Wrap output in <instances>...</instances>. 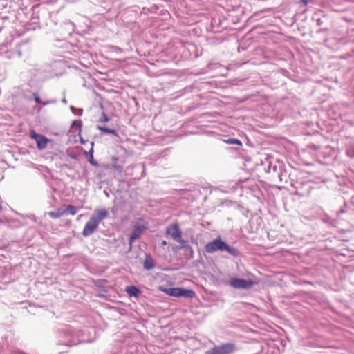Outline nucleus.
<instances>
[{"label": "nucleus", "instance_id": "1", "mask_svg": "<svg viewBox=\"0 0 354 354\" xmlns=\"http://www.w3.org/2000/svg\"><path fill=\"white\" fill-rule=\"evenodd\" d=\"M109 213L105 209L95 210L94 214L86 223L82 230V235L84 237L91 236L97 230L100 223L107 217Z\"/></svg>", "mask_w": 354, "mask_h": 354}, {"label": "nucleus", "instance_id": "2", "mask_svg": "<svg viewBox=\"0 0 354 354\" xmlns=\"http://www.w3.org/2000/svg\"><path fill=\"white\" fill-rule=\"evenodd\" d=\"M147 223L143 218H140L136 222L129 240V250L132 248L133 242L140 237L144 231L147 228Z\"/></svg>", "mask_w": 354, "mask_h": 354}, {"label": "nucleus", "instance_id": "3", "mask_svg": "<svg viewBox=\"0 0 354 354\" xmlns=\"http://www.w3.org/2000/svg\"><path fill=\"white\" fill-rule=\"evenodd\" d=\"M235 350L236 346L234 343H227L214 346L207 351L205 354H232Z\"/></svg>", "mask_w": 354, "mask_h": 354}, {"label": "nucleus", "instance_id": "4", "mask_svg": "<svg viewBox=\"0 0 354 354\" xmlns=\"http://www.w3.org/2000/svg\"><path fill=\"white\" fill-rule=\"evenodd\" d=\"M228 284L236 289H249L255 284L252 280H246L240 278L232 277L230 279Z\"/></svg>", "mask_w": 354, "mask_h": 354}, {"label": "nucleus", "instance_id": "5", "mask_svg": "<svg viewBox=\"0 0 354 354\" xmlns=\"http://www.w3.org/2000/svg\"><path fill=\"white\" fill-rule=\"evenodd\" d=\"M225 242L221 238L214 239L205 245V251L208 253H213L216 251L223 252Z\"/></svg>", "mask_w": 354, "mask_h": 354}, {"label": "nucleus", "instance_id": "6", "mask_svg": "<svg viewBox=\"0 0 354 354\" xmlns=\"http://www.w3.org/2000/svg\"><path fill=\"white\" fill-rule=\"evenodd\" d=\"M30 138L36 141L37 147L39 150L44 149L50 140L44 135L35 133L34 131H30Z\"/></svg>", "mask_w": 354, "mask_h": 354}, {"label": "nucleus", "instance_id": "7", "mask_svg": "<svg viewBox=\"0 0 354 354\" xmlns=\"http://www.w3.org/2000/svg\"><path fill=\"white\" fill-rule=\"evenodd\" d=\"M166 234L169 235L174 241L179 239L182 232L177 223L169 225L166 229Z\"/></svg>", "mask_w": 354, "mask_h": 354}, {"label": "nucleus", "instance_id": "8", "mask_svg": "<svg viewBox=\"0 0 354 354\" xmlns=\"http://www.w3.org/2000/svg\"><path fill=\"white\" fill-rule=\"evenodd\" d=\"M160 290L168 295L179 297L180 288H160Z\"/></svg>", "mask_w": 354, "mask_h": 354}, {"label": "nucleus", "instance_id": "9", "mask_svg": "<svg viewBox=\"0 0 354 354\" xmlns=\"http://www.w3.org/2000/svg\"><path fill=\"white\" fill-rule=\"evenodd\" d=\"M223 252H227L232 257H236L239 255V251L234 247L227 245L225 242L223 247Z\"/></svg>", "mask_w": 354, "mask_h": 354}, {"label": "nucleus", "instance_id": "10", "mask_svg": "<svg viewBox=\"0 0 354 354\" xmlns=\"http://www.w3.org/2000/svg\"><path fill=\"white\" fill-rule=\"evenodd\" d=\"M143 267L147 270H150L155 267V263L149 254L146 255Z\"/></svg>", "mask_w": 354, "mask_h": 354}, {"label": "nucleus", "instance_id": "11", "mask_svg": "<svg viewBox=\"0 0 354 354\" xmlns=\"http://www.w3.org/2000/svg\"><path fill=\"white\" fill-rule=\"evenodd\" d=\"M194 296L195 292L192 290L180 288L179 297L193 298Z\"/></svg>", "mask_w": 354, "mask_h": 354}, {"label": "nucleus", "instance_id": "12", "mask_svg": "<svg viewBox=\"0 0 354 354\" xmlns=\"http://www.w3.org/2000/svg\"><path fill=\"white\" fill-rule=\"evenodd\" d=\"M125 291L130 297H138V295L140 292V290L134 286H127L125 288Z\"/></svg>", "mask_w": 354, "mask_h": 354}, {"label": "nucleus", "instance_id": "13", "mask_svg": "<svg viewBox=\"0 0 354 354\" xmlns=\"http://www.w3.org/2000/svg\"><path fill=\"white\" fill-rule=\"evenodd\" d=\"M93 145L94 143H91V148L88 151V152H86V155L88 156V162L91 165L93 166H97V162L93 159Z\"/></svg>", "mask_w": 354, "mask_h": 354}, {"label": "nucleus", "instance_id": "14", "mask_svg": "<svg viewBox=\"0 0 354 354\" xmlns=\"http://www.w3.org/2000/svg\"><path fill=\"white\" fill-rule=\"evenodd\" d=\"M97 129L98 130H100L101 132H103L104 133L112 134L115 136H118V132L115 129H111L108 127H102V126H97Z\"/></svg>", "mask_w": 354, "mask_h": 354}, {"label": "nucleus", "instance_id": "15", "mask_svg": "<svg viewBox=\"0 0 354 354\" xmlns=\"http://www.w3.org/2000/svg\"><path fill=\"white\" fill-rule=\"evenodd\" d=\"M64 212V214L66 213L71 215H75L77 212V208L72 205H68Z\"/></svg>", "mask_w": 354, "mask_h": 354}, {"label": "nucleus", "instance_id": "16", "mask_svg": "<svg viewBox=\"0 0 354 354\" xmlns=\"http://www.w3.org/2000/svg\"><path fill=\"white\" fill-rule=\"evenodd\" d=\"M64 214V212H60V211H57V212H50L48 213L49 216L51 217V218H59L60 216H62L63 214Z\"/></svg>", "mask_w": 354, "mask_h": 354}, {"label": "nucleus", "instance_id": "17", "mask_svg": "<svg viewBox=\"0 0 354 354\" xmlns=\"http://www.w3.org/2000/svg\"><path fill=\"white\" fill-rule=\"evenodd\" d=\"M277 169V167L276 165H272L270 163L268 165L267 168H265L266 171L268 173L276 172Z\"/></svg>", "mask_w": 354, "mask_h": 354}, {"label": "nucleus", "instance_id": "18", "mask_svg": "<svg viewBox=\"0 0 354 354\" xmlns=\"http://www.w3.org/2000/svg\"><path fill=\"white\" fill-rule=\"evenodd\" d=\"M109 121V118L104 113H102L101 118L99 119V122H106Z\"/></svg>", "mask_w": 354, "mask_h": 354}, {"label": "nucleus", "instance_id": "19", "mask_svg": "<svg viewBox=\"0 0 354 354\" xmlns=\"http://www.w3.org/2000/svg\"><path fill=\"white\" fill-rule=\"evenodd\" d=\"M176 241L180 244L181 248H185L187 245V241L182 239V235L180 236V239H176Z\"/></svg>", "mask_w": 354, "mask_h": 354}, {"label": "nucleus", "instance_id": "20", "mask_svg": "<svg viewBox=\"0 0 354 354\" xmlns=\"http://www.w3.org/2000/svg\"><path fill=\"white\" fill-rule=\"evenodd\" d=\"M71 109L73 111V112L75 114H76V115H81L82 114V111H82V109H77V113H75V112H74L75 108H74L73 106H71Z\"/></svg>", "mask_w": 354, "mask_h": 354}, {"label": "nucleus", "instance_id": "21", "mask_svg": "<svg viewBox=\"0 0 354 354\" xmlns=\"http://www.w3.org/2000/svg\"><path fill=\"white\" fill-rule=\"evenodd\" d=\"M73 127H76L79 130H80V129H81V122H80V121H77V120L74 121L73 122Z\"/></svg>", "mask_w": 354, "mask_h": 354}, {"label": "nucleus", "instance_id": "22", "mask_svg": "<svg viewBox=\"0 0 354 354\" xmlns=\"http://www.w3.org/2000/svg\"><path fill=\"white\" fill-rule=\"evenodd\" d=\"M228 143L230 144H239L241 145V142L237 139H229L227 141Z\"/></svg>", "mask_w": 354, "mask_h": 354}, {"label": "nucleus", "instance_id": "23", "mask_svg": "<svg viewBox=\"0 0 354 354\" xmlns=\"http://www.w3.org/2000/svg\"><path fill=\"white\" fill-rule=\"evenodd\" d=\"M33 96H34V100H35V102L37 104L40 103L41 102V100L40 98L39 97L38 95L35 93H33Z\"/></svg>", "mask_w": 354, "mask_h": 354}, {"label": "nucleus", "instance_id": "24", "mask_svg": "<svg viewBox=\"0 0 354 354\" xmlns=\"http://www.w3.org/2000/svg\"><path fill=\"white\" fill-rule=\"evenodd\" d=\"M313 1L314 0H301L300 3L304 6H306L307 4L313 2Z\"/></svg>", "mask_w": 354, "mask_h": 354}, {"label": "nucleus", "instance_id": "25", "mask_svg": "<svg viewBox=\"0 0 354 354\" xmlns=\"http://www.w3.org/2000/svg\"><path fill=\"white\" fill-rule=\"evenodd\" d=\"M317 25L320 26L322 24V21L320 19H318L317 20Z\"/></svg>", "mask_w": 354, "mask_h": 354}, {"label": "nucleus", "instance_id": "26", "mask_svg": "<svg viewBox=\"0 0 354 354\" xmlns=\"http://www.w3.org/2000/svg\"><path fill=\"white\" fill-rule=\"evenodd\" d=\"M167 244V241H162L161 242V245H166Z\"/></svg>", "mask_w": 354, "mask_h": 354}, {"label": "nucleus", "instance_id": "27", "mask_svg": "<svg viewBox=\"0 0 354 354\" xmlns=\"http://www.w3.org/2000/svg\"><path fill=\"white\" fill-rule=\"evenodd\" d=\"M62 102L64 103V104H66L67 101H66V98L62 99Z\"/></svg>", "mask_w": 354, "mask_h": 354}, {"label": "nucleus", "instance_id": "28", "mask_svg": "<svg viewBox=\"0 0 354 354\" xmlns=\"http://www.w3.org/2000/svg\"><path fill=\"white\" fill-rule=\"evenodd\" d=\"M21 353V354H25V353Z\"/></svg>", "mask_w": 354, "mask_h": 354}]
</instances>
